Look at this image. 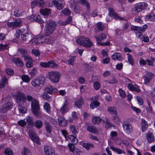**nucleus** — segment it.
Returning a JSON list of instances; mask_svg holds the SVG:
<instances>
[{"instance_id": "obj_15", "label": "nucleus", "mask_w": 155, "mask_h": 155, "mask_svg": "<svg viewBox=\"0 0 155 155\" xmlns=\"http://www.w3.org/2000/svg\"><path fill=\"white\" fill-rule=\"evenodd\" d=\"M77 3L80 4L82 5H84L86 7L87 11L89 12L90 10V4L87 0H77Z\"/></svg>"}, {"instance_id": "obj_29", "label": "nucleus", "mask_w": 155, "mask_h": 155, "mask_svg": "<svg viewBox=\"0 0 155 155\" xmlns=\"http://www.w3.org/2000/svg\"><path fill=\"white\" fill-rule=\"evenodd\" d=\"M44 125L47 132L49 133H51L52 129V126L47 121H45V122Z\"/></svg>"}, {"instance_id": "obj_23", "label": "nucleus", "mask_w": 155, "mask_h": 155, "mask_svg": "<svg viewBox=\"0 0 155 155\" xmlns=\"http://www.w3.org/2000/svg\"><path fill=\"white\" fill-rule=\"evenodd\" d=\"M84 40L83 46L86 47H90L93 45L92 43L90 41L89 39L84 37Z\"/></svg>"}, {"instance_id": "obj_61", "label": "nucleus", "mask_w": 155, "mask_h": 155, "mask_svg": "<svg viewBox=\"0 0 155 155\" xmlns=\"http://www.w3.org/2000/svg\"><path fill=\"white\" fill-rule=\"evenodd\" d=\"M141 39L142 41H144L145 42H148L149 41L148 37L144 35L141 37Z\"/></svg>"}, {"instance_id": "obj_54", "label": "nucleus", "mask_w": 155, "mask_h": 155, "mask_svg": "<svg viewBox=\"0 0 155 155\" xmlns=\"http://www.w3.org/2000/svg\"><path fill=\"white\" fill-rule=\"evenodd\" d=\"M119 92L120 95L121 97L124 98L126 97V95L124 91L121 89H120L119 90Z\"/></svg>"}, {"instance_id": "obj_9", "label": "nucleus", "mask_w": 155, "mask_h": 155, "mask_svg": "<svg viewBox=\"0 0 155 155\" xmlns=\"http://www.w3.org/2000/svg\"><path fill=\"white\" fill-rule=\"evenodd\" d=\"M7 24L8 27L14 28L21 25V21L20 19L17 18L14 21L7 22Z\"/></svg>"}, {"instance_id": "obj_38", "label": "nucleus", "mask_w": 155, "mask_h": 155, "mask_svg": "<svg viewBox=\"0 0 155 155\" xmlns=\"http://www.w3.org/2000/svg\"><path fill=\"white\" fill-rule=\"evenodd\" d=\"M127 56L128 61L129 63L132 66H133L134 63V59L132 58V55L130 53L127 54Z\"/></svg>"}, {"instance_id": "obj_60", "label": "nucleus", "mask_w": 155, "mask_h": 155, "mask_svg": "<svg viewBox=\"0 0 155 155\" xmlns=\"http://www.w3.org/2000/svg\"><path fill=\"white\" fill-rule=\"evenodd\" d=\"M37 5L38 6H42L44 4V2L43 0H36Z\"/></svg>"}, {"instance_id": "obj_42", "label": "nucleus", "mask_w": 155, "mask_h": 155, "mask_svg": "<svg viewBox=\"0 0 155 155\" xmlns=\"http://www.w3.org/2000/svg\"><path fill=\"white\" fill-rule=\"evenodd\" d=\"M48 62V68H56L58 67V65L53 61H50Z\"/></svg>"}, {"instance_id": "obj_35", "label": "nucleus", "mask_w": 155, "mask_h": 155, "mask_svg": "<svg viewBox=\"0 0 155 155\" xmlns=\"http://www.w3.org/2000/svg\"><path fill=\"white\" fill-rule=\"evenodd\" d=\"M69 138L70 140L72 142L73 144H76L78 142V139L75 136L69 135Z\"/></svg>"}, {"instance_id": "obj_59", "label": "nucleus", "mask_w": 155, "mask_h": 155, "mask_svg": "<svg viewBox=\"0 0 155 155\" xmlns=\"http://www.w3.org/2000/svg\"><path fill=\"white\" fill-rule=\"evenodd\" d=\"M75 56H72L71 59L68 60V64L71 65H74V61L75 59Z\"/></svg>"}, {"instance_id": "obj_34", "label": "nucleus", "mask_w": 155, "mask_h": 155, "mask_svg": "<svg viewBox=\"0 0 155 155\" xmlns=\"http://www.w3.org/2000/svg\"><path fill=\"white\" fill-rule=\"evenodd\" d=\"M91 100L93 101L90 105V108L92 109L94 108V106L95 107H97L99 106L100 103L97 101H94L93 100V98L92 97L91 99Z\"/></svg>"}, {"instance_id": "obj_31", "label": "nucleus", "mask_w": 155, "mask_h": 155, "mask_svg": "<svg viewBox=\"0 0 155 155\" xmlns=\"http://www.w3.org/2000/svg\"><path fill=\"white\" fill-rule=\"evenodd\" d=\"M107 111L110 114H116L117 112L116 108L114 106H108L107 108Z\"/></svg>"}, {"instance_id": "obj_43", "label": "nucleus", "mask_w": 155, "mask_h": 155, "mask_svg": "<svg viewBox=\"0 0 155 155\" xmlns=\"http://www.w3.org/2000/svg\"><path fill=\"white\" fill-rule=\"evenodd\" d=\"M84 36H80L78 37L77 39L76 42L77 44L81 46H83L84 44L83 42L84 40Z\"/></svg>"}, {"instance_id": "obj_64", "label": "nucleus", "mask_w": 155, "mask_h": 155, "mask_svg": "<svg viewBox=\"0 0 155 155\" xmlns=\"http://www.w3.org/2000/svg\"><path fill=\"white\" fill-rule=\"evenodd\" d=\"M18 124L21 127H24L26 125L25 121L23 120H21L19 121L18 122Z\"/></svg>"}, {"instance_id": "obj_57", "label": "nucleus", "mask_w": 155, "mask_h": 155, "mask_svg": "<svg viewBox=\"0 0 155 155\" xmlns=\"http://www.w3.org/2000/svg\"><path fill=\"white\" fill-rule=\"evenodd\" d=\"M4 153L6 155H12V151L10 148H7L6 149Z\"/></svg>"}, {"instance_id": "obj_10", "label": "nucleus", "mask_w": 155, "mask_h": 155, "mask_svg": "<svg viewBox=\"0 0 155 155\" xmlns=\"http://www.w3.org/2000/svg\"><path fill=\"white\" fill-rule=\"evenodd\" d=\"M31 34L26 32L25 34H21V38L22 42L25 44H27L32 40Z\"/></svg>"}, {"instance_id": "obj_1", "label": "nucleus", "mask_w": 155, "mask_h": 155, "mask_svg": "<svg viewBox=\"0 0 155 155\" xmlns=\"http://www.w3.org/2000/svg\"><path fill=\"white\" fill-rule=\"evenodd\" d=\"M45 27V35L47 36H49L56 29V22L52 20H49L47 22Z\"/></svg>"}, {"instance_id": "obj_50", "label": "nucleus", "mask_w": 155, "mask_h": 155, "mask_svg": "<svg viewBox=\"0 0 155 155\" xmlns=\"http://www.w3.org/2000/svg\"><path fill=\"white\" fill-rule=\"evenodd\" d=\"M70 128L72 133L75 134L78 133L77 130L78 129L76 127L71 125L70 126Z\"/></svg>"}, {"instance_id": "obj_19", "label": "nucleus", "mask_w": 155, "mask_h": 155, "mask_svg": "<svg viewBox=\"0 0 155 155\" xmlns=\"http://www.w3.org/2000/svg\"><path fill=\"white\" fill-rule=\"evenodd\" d=\"M18 50L21 54L22 55V57L24 58L25 61H26L27 60H31V58L28 55V52L25 49L21 48L19 49Z\"/></svg>"}, {"instance_id": "obj_37", "label": "nucleus", "mask_w": 155, "mask_h": 155, "mask_svg": "<svg viewBox=\"0 0 155 155\" xmlns=\"http://www.w3.org/2000/svg\"><path fill=\"white\" fill-rule=\"evenodd\" d=\"M110 149H112L114 151L117 152L119 154H120L122 153H123L124 154L125 153V152L124 151L122 150L121 149H120L118 148H116L112 146H110Z\"/></svg>"}, {"instance_id": "obj_3", "label": "nucleus", "mask_w": 155, "mask_h": 155, "mask_svg": "<svg viewBox=\"0 0 155 155\" xmlns=\"http://www.w3.org/2000/svg\"><path fill=\"white\" fill-rule=\"evenodd\" d=\"M147 5L146 2H142L135 5L131 10L132 14L136 15L142 10L146 8Z\"/></svg>"}, {"instance_id": "obj_39", "label": "nucleus", "mask_w": 155, "mask_h": 155, "mask_svg": "<svg viewBox=\"0 0 155 155\" xmlns=\"http://www.w3.org/2000/svg\"><path fill=\"white\" fill-rule=\"evenodd\" d=\"M147 122L143 119H141V127L143 131H145L148 127Z\"/></svg>"}, {"instance_id": "obj_20", "label": "nucleus", "mask_w": 155, "mask_h": 155, "mask_svg": "<svg viewBox=\"0 0 155 155\" xmlns=\"http://www.w3.org/2000/svg\"><path fill=\"white\" fill-rule=\"evenodd\" d=\"M12 61L17 66L21 67L23 65L22 61L19 58H14L12 59Z\"/></svg>"}, {"instance_id": "obj_51", "label": "nucleus", "mask_w": 155, "mask_h": 155, "mask_svg": "<svg viewBox=\"0 0 155 155\" xmlns=\"http://www.w3.org/2000/svg\"><path fill=\"white\" fill-rule=\"evenodd\" d=\"M21 104L22 105V104L23 105V104ZM19 104V105L18 107V110H19V111L20 112H21L22 113H25V112H26V111L27 110L26 108H25V107H22V106L20 104ZM24 104H23V105Z\"/></svg>"}, {"instance_id": "obj_8", "label": "nucleus", "mask_w": 155, "mask_h": 155, "mask_svg": "<svg viewBox=\"0 0 155 155\" xmlns=\"http://www.w3.org/2000/svg\"><path fill=\"white\" fill-rule=\"evenodd\" d=\"M28 134L29 137L32 140L35 142L37 144H40V140L34 130H29Z\"/></svg>"}, {"instance_id": "obj_63", "label": "nucleus", "mask_w": 155, "mask_h": 155, "mask_svg": "<svg viewBox=\"0 0 155 155\" xmlns=\"http://www.w3.org/2000/svg\"><path fill=\"white\" fill-rule=\"evenodd\" d=\"M32 53L36 56H39L40 55V52L37 49H34L32 50Z\"/></svg>"}, {"instance_id": "obj_28", "label": "nucleus", "mask_w": 155, "mask_h": 155, "mask_svg": "<svg viewBox=\"0 0 155 155\" xmlns=\"http://www.w3.org/2000/svg\"><path fill=\"white\" fill-rule=\"evenodd\" d=\"M84 104L83 99L81 98L77 99L74 102V105L78 108H81L82 105Z\"/></svg>"}, {"instance_id": "obj_24", "label": "nucleus", "mask_w": 155, "mask_h": 155, "mask_svg": "<svg viewBox=\"0 0 155 155\" xmlns=\"http://www.w3.org/2000/svg\"><path fill=\"white\" fill-rule=\"evenodd\" d=\"M71 17L69 16L68 17L66 21H62L61 20H59L58 23L60 25L64 26L69 24L71 22Z\"/></svg>"}, {"instance_id": "obj_14", "label": "nucleus", "mask_w": 155, "mask_h": 155, "mask_svg": "<svg viewBox=\"0 0 155 155\" xmlns=\"http://www.w3.org/2000/svg\"><path fill=\"white\" fill-rule=\"evenodd\" d=\"M123 127L124 130L127 134H129L133 132L132 126L131 124L124 122L123 124Z\"/></svg>"}, {"instance_id": "obj_45", "label": "nucleus", "mask_w": 155, "mask_h": 155, "mask_svg": "<svg viewBox=\"0 0 155 155\" xmlns=\"http://www.w3.org/2000/svg\"><path fill=\"white\" fill-rule=\"evenodd\" d=\"M61 13L66 16L69 15L71 13V11L68 8H66L61 12Z\"/></svg>"}, {"instance_id": "obj_36", "label": "nucleus", "mask_w": 155, "mask_h": 155, "mask_svg": "<svg viewBox=\"0 0 155 155\" xmlns=\"http://www.w3.org/2000/svg\"><path fill=\"white\" fill-rule=\"evenodd\" d=\"M83 146L87 150H89L90 148H93L94 147V145L91 143H83Z\"/></svg>"}, {"instance_id": "obj_11", "label": "nucleus", "mask_w": 155, "mask_h": 155, "mask_svg": "<svg viewBox=\"0 0 155 155\" xmlns=\"http://www.w3.org/2000/svg\"><path fill=\"white\" fill-rule=\"evenodd\" d=\"M71 8L74 11V12L76 13H79L81 11V9L80 7L78 5L77 2H76L74 0H72L70 2Z\"/></svg>"}, {"instance_id": "obj_32", "label": "nucleus", "mask_w": 155, "mask_h": 155, "mask_svg": "<svg viewBox=\"0 0 155 155\" xmlns=\"http://www.w3.org/2000/svg\"><path fill=\"white\" fill-rule=\"evenodd\" d=\"M147 139L150 143H151L154 141V137L151 133H149L146 135Z\"/></svg>"}, {"instance_id": "obj_47", "label": "nucleus", "mask_w": 155, "mask_h": 155, "mask_svg": "<svg viewBox=\"0 0 155 155\" xmlns=\"http://www.w3.org/2000/svg\"><path fill=\"white\" fill-rule=\"evenodd\" d=\"M21 154L22 155H31L29 150L25 147H24Z\"/></svg>"}, {"instance_id": "obj_5", "label": "nucleus", "mask_w": 155, "mask_h": 155, "mask_svg": "<svg viewBox=\"0 0 155 155\" xmlns=\"http://www.w3.org/2000/svg\"><path fill=\"white\" fill-rule=\"evenodd\" d=\"M31 108H32V112L37 117H40V113L39 111L40 107L38 102L36 100H35L31 102Z\"/></svg>"}, {"instance_id": "obj_18", "label": "nucleus", "mask_w": 155, "mask_h": 155, "mask_svg": "<svg viewBox=\"0 0 155 155\" xmlns=\"http://www.w3.org/2000/svg\"><path fill=\"white\" fill-rule=\"evenodd\" d=\"M44 150L46 155H54V153L53 148L50 146H45L44 147Z\"/></svg>"}, {"instance_id": "obj_44", "label": "nucleus", "mask_w": 155, "mask_h": 155, "mask_svg": "<svg viewBox=\"0 0 155 155\" xmlns=\"http://www.w3.org/2000/svg\"><path fill=\"white\" fill-rule=\"evenodd\" d=\"M56 90L55 88H45V91L50 94L54 93Z\"/></svg>"}, {"instance_id": "obj_26", "label": "nucleus", "mask_w": 155, "mask_h": 155, "mask_svg": "<svg viewBox=\"0 0 155 155\" xmlns=\"http://www.w3.org/2000/svg\"><path fill=\"white\" fill-rule=\"evenodd\" d=\"M109 11V14L111 16H113L115 19L119 18L118 15L116 13L113 9L111 7H109L108 9Z\"/></svg>"}, {"instance_id": "obj_33", "label": "nucleus", "mask_w": 155, "mask_h": 155, "mask_svg": "<svg viewBox=\"0 0 155 155\" xmlns=\"http://www.w3.org/2000/svg\"><path fill=\"white\" fill-rule=\"evenodd\" d=\"M43 123L42 121L38 120H36L35 123H34L33 125L38 129H39L42 127Z\"/></svg>"}, {"instance_id": "obj_25", "label": "nucleus", "mask_w": 155, "mask_h": 155, "mask_svg": "<svg viewBox=\"0 0 155 155\" xmlns=\"http://www.w3.org/2000/svg\"><path fill=\"white\" fill-rule=\"evenodd\" d=\"M96 27L94 29V31H95L97 33H98L100 31H103L104 29V26L102 24L101 22H98L96 24Z\"/></svg>"}, {"instance_id": "obj_53", "label": "nucleus", "mask_w": 155, "mask_h": 155, "mask_svg": "<svg viewBox=\"0 0 155 155\" xmlns=\"http://www.w3.org/2000/svg\"><path fill=\"white\" fill-rule=\"evenodd\" d=\"M21 78L22 80L25 82H29L30 80L29 77L26 75H23L21 77Z\"/></svg>"}, {"instance_id": "obj_46", "label": "nucleus", "mask_w": 155, "mask_h": 155, "mask_svg": "<svg viewBox=\"0 0 155 155\" xmlns=\"http://www.w3.org/2000/svg\"><path fill=\"white\" fill-rule=\"evenodd\" d=\"M26 120L27 122L28 125L32 126L33 125V119L32 117L30 116L27 117H26Z\"/></svg>"}, {"instance_id": "obj_30", "label": "nucleus", "mask_w": 155, "mask_h": 155, "mask_svg": "<svg viewBox=\"0 0 155 155\" xmlns=\"http://www.w3.org/2000/svg\"><path fill=\"white\" fill-rule=\"evenodd\" d=\"M112 58L114 60H118L120 61L122 59V57L120 54L119 53H115L112 56Z\"/></svg>"}, {"instance_id": "obj_12", "label": "nucleus", "mask_w": 155, "mask_h": 155, "mask_svg": "<svg viewBox=\"0 0 155 155\" xmlns=\"http://www.w3.org/2000/svg\"><path fill=\"white\" fill-rule=\"evenodd\" d=\"M12 105L11 102H7L5 103L0 109V112L4 113L11 109Z\"/></svg>"}, {"instance_id": "obj_4", "label": "nucleus", "mask_w": 155, "mask_h": 155, "mask_svg": "<svg viewBox=\"0 0 155 155\" xmlns=\"http://www.w3.org/2000/svg\"><path fill=\"white\" fill-rule=\"evenodd\" d=\"M48 78L52 82L56 83L59 81L61 76V74L58 71H53L48 73Z\"/></svg>"}, {"instance_id": "obj_41", "label": "nucleus", "mask_w": 155, "mask_h": 155, "mask_svg": "<svg viewBox=\"0 0 155 155\" xmlns=\"http://www.w3.org/2000/svg\"><path fill=\"white\" fill-rule=\"evenodd\" d=\"M147 18L151 21H155V15L153 12L150 13L147 16Z\"/></svg>"}, {"instance_id": "obj_52", "label": "nucleus", "mask_w": 155, "mask_h": 155, "mask_svg": "<svg viewBox=\"0 0 155 155\" xmlns=\"http://www.w3.org/2000/svg\"><path fill=\"white\" fill-rule=\"evenodd\" d=\"M50 11L49 9L45 8L41 11V14L44 15H47L49 14Z\"/></svg>"}, {"instance_id": "obj_6", "label": "nucleus", "mask_w": 155, "mask_h": 155, "mask_svg": "<svg viewBox=\"0 0 155 155\" xmlns=\"http://www.w3.org/2000/svg\"><path fill=\"white\" fill-rule=\"evenodd\" d=\"M14 96L18 104H23L26 101L25 95L22 92L18 91L14 95Z\"/></svg>"}, {"instance_id": "obj_62", "label": "nucleus", "mask_w": 155, "mask_h": 155, "mask_svg": "<svg viewBox=\"0 0 155 155\" xmlns=\"http://www.w3.org/2000/svg\"><path fill=\"white\" fill-rule=\"evenodd\" d=\"M6 71L7 74L9 75H12L14 74L13 70L10 68L6 69Z\"/></svg>"}, {"instance_id": "obj_13", "label": "nucleus", "mask_w": 155, "mask_h": 155, "mask_svg": "<svg viewBox=\"0 0 155 155\" xmlns=\"http://www.w3.org/2000/svg\"><path fill=\"white\" fill-rule=\"evenodd\" d=\"M53 4L55 5L57 9L61 10L64 8L65 3L63 1H61L60 0L58 1H53Z\"/></svg>"}, {"instance_id": "obj_2", "label": "nucleus", "mask_w": 155, "mask_h": 155, "mask_svg": "<svg viewBox=\"0 0 155 155\" xmlns=\"http://www.w3.org/2000/svg\"><path fill=\"white\" fill-rule=\"evenodd\" d=\"M50 37L46 36H43L41 35H37L35 38H34L32 40V42L36 44H38L40 43L45 42V43H50Z\"/></svg>"}, {"instance_id": "obj_21", "label": "nucleus", "mask_w": 155, "mask_h": 155, "mask_svg": "<svg viewBox=\"0 0 155 155\" xmlns=\"http://www.w3.org/2000/svg\"><path fill=\"white\" fill-rule=\"evenodd\" d=\"M68 103L67 101H66L62 107L60 109V111L62 114H64L69 111L68 108Z\"/></svg>"}, {"instance_id": "obj_27", "label": "nucleus", "mask_w": 155, "mask_h": 155, "mask_svg": "<svg viewBox=\"0 0 155 155\" xmlns=\"http://www.w3.org/2000/svg\"><path fill=\"white\" fill-rule=\"evenodd\" d=\"M87 130L94 134H96L98 133V130L95 127L93 126H87Z\"/></svg>"}, {"instance_id": "obj_58", "label": "nucleus", "mask_w": 155, "mask_h": 155, "mask_svg": "<svg viewBox=\"0 0 155 155\" xmlns=\"http://www.w3.org/2000/svg\"><path fill=\"white\" fill-rule=\"evenodd\" d=\"M18 12L19 10L18 9H15V11L14 12V15L15 17H19L22 15L23 13L21 12L18 13Z\"/></svg>"}, {"instance_id": "obj_40", "label": "nucleus", "mask_w": 155, "mask_h": 155, "mask_svg": "<svg viewBox=\"0 0 155 155\" xmlns=\"http://www.w3.org/2000/svg\"><path fill=\"white\" fill-rule=\"evenodd\" d=\"M8 79L5 78H3L0 82V87H4L8 83Z\"/></svg>"}, {"instance_id": "obj_16", "label": "nucleus", "mask_w": 155, "mask_h": 155, "mask_svg": "<svg viewBox=\"0 0 155 155\" xmlns=\"http://www.w3.org/2000/svg\"><path fill=\"white\" fill-rule=\"evenodd\" d=\"M154 76V75L153 74L150 72H147L146 76L143 77V80L144 81V83L145 84H147Z\"/></svg>"}, {"instance_id": "obj_22", "label": "nucleus", "mask_w": 155, "mask_h": 155, "mask_svg": "<svg viewBox=\"0 0 155 155\" xmlns=\"http://www.w3.org/2000/svg\"><path fill=\"white\" fill-rule=\"evenodd\" d=\"M58 121L59 126L61 127H66L67 126V121L64 118L59 117L58 118Z\"/></svg>"}, {"instance_id": "obj_49", "label": "nucleus", "mask_w": 155, "mask_h": 155, "mask_svg": "<svg viewBox=\"0 0 155 155\" xmlns=\"http://www.w3.org/2000/svg\"><path fill=\"white\" fill-rule=\"evenodd\" d=\"M101 120L100 117H94L92 119V122L94 124H98L101 122Z\"/></svg>"}, {"instance_id": "obj_56", "label": "nucleus", "mask_w": 155, "mask_h": 155, "mask_svg": "<svg viewBox=\"0 0 155 155\" xmlns=\"http://www.w3.org/2000/svg\"><path fill=\"white\" fill-rule=\"evenodd\" d=\"M35 21L39 23L40 24L44 23V21L42 19L41 17L39 15H37L36 18L35 19Z\"/></svg>"}, {"instance_id": "obj_55", "label": "nucleus", "mask_w": 155, "mask_h": 155, "mask_svg": "<svg viewBox=\"0 0 155 155\" xmlns=\"http://www.w3.org/2000/svg\"><path fill=\"white\" fill-rule=\"evenodd\" d=\"M44 108L46 111L49 112L50 111V108L49 104L47 102H45L44 105Z\"/></svg>"}, {"instance_id": "obj_48", "label": "nucleus", "mask_w": 155, "mask_h": 155, "mask_svg": "<svg viewBox=\"0 0 155 155\" xmlns=\"http://www.w3.org/2000/svg\"><path fill=\"white\" fill-rule=\"evenodd\" d=\"M107 35L104 34H102L101 36L99 37H95L97 42L100 41L101 40H104L106 38Z\"/></svg>"}, {"instance_id": "obj_17", "label": "nucleus", "mask_w": 155, "mask_h": 155, "mask_svg": "<svg viewBox=\"0 0 155 155\" xmlns=\"http://www.w3.org/2000/svg\"><path fill=\"white\" fill-rule=\"evenodd\" d=\"M147 27V25L146 24L143 25L142 27L137 26H132L131 27V29L132 31H134L138 32H144Z\"/></svg>"}, {"instance_id": "obj_7", "label": "nucleus", "mask_w": 155, "mask_h": 155, "mask_svg": "<svg viewBox=\"0 0 155 155\" xmlns=\"http://www.w3.org/2000/svg\"><path fill=\"white\" fill-rule=\"evenodd\" d=\"M45 80V78L44 77H42L41 78L33 79L31 81V84L32 86L35 87H41L43 86Z\"/></svg>"}]
</instances>
